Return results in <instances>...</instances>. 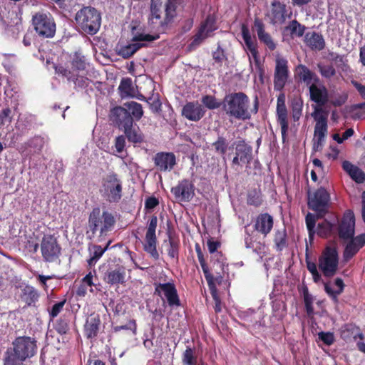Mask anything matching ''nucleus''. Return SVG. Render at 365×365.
I'll return each mask as SVG.
<instances>
[{"label": "nucleus", "instance_id": "obj_1", "mask_svg": "<svg viewBox=\"0 0 365 365\" xmlns=\"http://www.w3.org/2000/svg\"><path fill=\"white\" fill-rule=\"evenodd\" d=\"M308 88L310 101L317 104L311 113V116L316 123L313 138V150L319 151L322 149L328 133L329 113L322 108V106L329 102V91L319 78V81L313 82Z\"/></svg>", "mask_w": 365, "mask_h": 365}, {"label": "nucleus", "instance_id": "obj_2", "mask_svg": "<svg viewBox=\"0 0 365 365\" xmlns=\"http://www.w3.org/2000/svg\"><path fill=\"white\" fill-rule=\"evenodd\" d=\"M177 6L172 1H168L165 7V17L161 16V11L155 5H151L150 15L148 19V25L151 30L155 32V34H141L134 37L135 41H153L159 38L160 34L165 33L169 25L173 21L176 16Z\"/></svg>", "mask_w": 365, "mask_h": 365}, {"label": "nucleus", "instance_id": "obj_3", "mask_svg": "<svg viewBox=\"0 0 365 365\" xmlns=\"http://www.w3.org/2000/svg\"><path fill=\"white\" fill-rule=\"evenodd\" d=\"M250 98L244 93H231L224 97L222 101V108L230 118L247 120L251 118L252 113L256 114L258 111L257 98H256L252 109H250Z\"/></svg>", "mask_w": 365, "mask_h": 365}, {"label": "nucleus", "instance_id": "obj_4", "mask_svg": "<svg viewBox=\"0 0 365 365\" xmlns=\"http://www.w3.org/2000/svg\"><path fill=\"white\" fill-rule=\"evenodd\" d=\"M36 341L34 338L17 337L13 342V347L6 352L4 365H21L36 354Z\"/></svg>", "mask_w": 365, "mask_h": 365}, {"label": "nucleus", "instance_id": "obj_5", "mask_svg": "<svg viewBox=\"0 0 365 365\" xmlns=\"http://www.w3.org/2000/svg\"><path fill=\"white\" fill-rule=\"evenodd\" d=\"M76 26L82 32L94 35L98 33L101 24L100 12L92 6H84L75 15Z\"/></svg>", "mask_w": 365, "mask_h": 365}, {"label": "nucleus", "instance_id": "obj_6", "mask_svg": "<svg viewBox=\"0 0 365 365\" xmlns=\"http://www.w3.org/2000/svg\"><path fill=\"white\" fill-rule=\"evenodd\" d=\"M88 222L90 230L92 232V236L90 238L94 237L96 232H99V237L103 239L113 228L115 219L111 213L103 211L101 217L96 215L94 212L91 213Z\"/></svg>", "mask_w": 365, "mask_h": 365}, {"label": "nucleus", "instance_id": "obj_7", "mask_svg": "<svg viewBox=\"0 0 365 365\" xmlns=\"http://www.w3.org/2000/svg\"><path fill=\"white\" fill-rule=\"evenodd\" d=\"M32 23L36 33L44 38H53L56 31V25L50 13L38 12L32 17Z\"/></svg>", "mask_w": 365, "mask_h": 365}, {"label": "nucleus", "instance_id": "obj_8", "mask_svg": "<svg viewBox=\"0 0 365 365\" xmlns=\"http://www.w3.org/2000/svg\"><path fill=\"white\" fill-rule=\"evenodd\" d=\"M101 191L108 201L117 202L122 197V182L116 174L110 173L103 178Z\"/></svg>", "mask_w": 365, "mask_h": 365}, {"label": "nucleus", "instance_id": "obj_9", "mask_svg": "<svg viewBox=\"0 0 365 365\" xmlns=\"http://www.w3.org/2000/svg\"><path fill=\"white\" fill-rule=\"evenodd\" d=\"M339 257L334 247H327L319 259V267L326 277H333L337 271Z\"/></svg>", "mask_w": 365, "mask_h": 365}, {"label": "nucleus", "instance_id": "obj_10", "mask_svg": "<svg viewBox=\"0 0 365 365\" xmlns=\"http://www.w3.org/2000/svg\"><path fill=\"white\" fill-rule=\"evenodd\" d=\"M157 225L158 217L153 215L148 222L145 242L143 244L144 250L155 260H158L160 257L157 250V237L155 234Z\"/></svg>", "mask_w": 365, "mask_h": 365}, {"label": "nucleus", "instance_id": "obj_11", "mask_svg": "<svg viewBox=\"0 0 365 365\" xmlns=\"http://www.w3.org/2000/svg\"><path fill=\"white\" fill-rule=\"evenodd\" d=\"M41 251L42 257L46 262H53L61 255V247L55 236L45 235L41 240Z\"/></svg>", "mask_w": 365, "mask_h": 365}, {"label": "nucleus", "instance_id": "obj_12", "mask_svg": "<svg viewBox=\"0 0 365 365\" xmlns=\"http://www.w3.org/2000/svg\"><path fill=\"white\" fill-rule=\"evenodd\" d=\"M330 201V195L329 192L324 187H321L313 193L308 195V206L309 207L319 213H325L329 207Z\"/></svg>", "mask_w": 365, "mask_h": 365}, {"label": "nucleus", "instance_id": "obj_13", "mask_svg": "<svg viewBox=\"0 0 365 365\" xmlns=\"http://www.w3.org/2000/svg\"><path fill=\"white\" fill-rule=\"evenodd\" d=\"M155 293L170 307L180 306V300L175 284L173 282L155 284Z\"/></svg>", "mask_w": 365, "mask_h": 365}, {"label": "nucleus", "instance_id": "obj_14", "mask_svg": "<svg viewBox=\"0 0 365 365\" xmlns=\"http://www.w3.org/2000/svg\"><path fill=\"white\" fill-rule=\"evenodd\" d=\"M171 193L178 202H190L195 195V185L188 179H183L171 188Z\"/></svg>", "mask_w": 365, "mask_h": 365}, {"label": "nucleus", "instance_id": "obj_15", "mask_svg": "<svg viewBox=\"0 0 365 365\" xmlns=\"http://www.w3.org/2000/svg\"><path fill=\"white\" fill-rule=\"evenodd\" d=\"M274 73V88L281 91L284 87L289 78L288 61L286 58L277 56Z\"/></svg>", "mask_w": 365, "mask_h": 365}, {"label": "nucleus", "instance_id": "obj_16", "mask_svg": "<svg viewBox=\"0 0 365 365\" xmlns=\"http://www.w3.org/2000/svg\"><path fill=\"white\" fill-rule=\"evenodd\" d=\"M338 233L340 239L348 240L354 237L355 233V216L354 212L346 210L338 227Z\"/></svg>", "mask_w": 365, "mask_h": 365}, {"label": "nucleus", "instance_id": "obj_17", "mask_svg": "<svg viewBox=\"0 0 365 365\" xmlns=\"http://www.w3.org/2000/svg\"><path fill=\"white\" fill-rule=\"evenodd\" d=\"M252 159V148L245 140H240L236 144L235 155L232 159V165L250 164Z\"/></svg>", "mask_w": 365, "mask_h": 365}, {"label": "nucleus", "instance_id": "obj_18", "mask_svg": "<svg viewBox=\"0 0 365 365\" xmlns=\"http://www.w3.org/2000/svg\"><path fill=\"white\" fill-rule=\"evenodd\" d=\"M110 118L122 130L130 127L133 124V117L125 107L118 106L113 108Z\"/></svg>", "mask_w": 365, "mask_h": 365}, {"label": "nucleus", "instance_id": "obj_19", "mask_svg": "<svg viewBox=\"0 0 365 365\" xmlns=\"http://www.w3.org/2000/svg\"><path fill=\"white\" fill-rule=\"evenodd\" d=\"M125 268L122 265L110 267L105 272L103 280L110 286L123 284L125 282Z\"/></svg>", "mask_w": 365, "mask_h": 365}, {"label": "nucleus", "instance_id": "obj_20", "mask_svg": "<svg viewBox=\"0 0 365 365\" xmlns=\"http://www.w3.org/2000/svg\"><path fill=\"white\" fill-rule=\"evenodd\" d=\"M216 29L215 20L212 16H208L202 23L198 32L195 35L191 43L192 46H199L204 39Z\"/></svg>", "mask_w": 365, "mask_h": 365}, {"label": "nucleus", "instance_id": "obj_21", "mask_svg": "<svg viewBox=\"0 0 365 365\" xmlns=\"http://www.w3.org/2000/svg\"><path fill=\"white\" fill-rule=\"evenodd\" d=\"M205 110L197 101L187 102L182 107L181 114L191 121H199L205 115Z\"/></svg>", "mask_w": 365, "mask_h": 365}, {"label": "nucleus", "instance_id": "obj_22", "mask_svg": "<svg viewBox=\"0 0 365 365\" xmlns=\"http://www.w3.org/2000/svg\"><path fill=\"white\" fill-rule=\"evenodd\" d=\"M277 120L281 128L282 140L285 141L289 128V123L287 120V109L285 105L284 96H279L277 98Z\"/></svg>", "mask_w": 365, "mask_h": 365}, {"label": "nucleus", "instance_id": "obj_23", "mask_svg": "<svg viewBox=\"0 0 365 365\" xmlns=\"http://www.w3.org/2000/svg\"><path fill=\"white\" fill-rule=\"evenodd\" d=\"M242 36L249 54V61L252 67V58H253L257 67L259 66V58L256 43L253 41L248 28L243 25L242 26Z\"/></svg>", "mask_w": 365, "mask_h": 365}, {"label": "nucleus", "instance_id": "obj_24", "mask_svg": "<svg viewBox=\"0 0 365 365\" xmlns=\"http://www.w3.org/2000/svg\"><path fill=\"white\" fill-rule=\"evenodd\" d=\"M271 11L269 14L270 23L273 25L284 24L286 21V5L278 0H274L271 4Z\"/></svg>", "mask_w": 365, "mask_h": 365}, {"label": "nucleus", "instance_id": "obj_25", "mask_svg": "<svg viewBox=\"0 0 365 365\" xmlns=\"http://www.w3.org/2000/svg\"><path fill=\"white\" fill-rule=\"evenodd\" d=\"M346 244L343 257L345 261L351 259L365 245V233L361 234L349 240Z\"/></svg>", "mask_w": 365, "mask_h": 365}, {"label": "nucleus", "instance_id": "obj_26", "mask_svg": "<svg viewBox=\"0 0 365 365\" xmlns=\"http://www.w3.org/2000/svg\"><path fill=\"white\" fill-rule=\"evenodd\" d=\"M154 163L160 171H170L175 166L176 158L173 153L160 152L155 155Z\"/></svg>", "mask_w": 365, "mask_h": 365}, {"label": "nucleus", "instance_id": "obj_27", "mask_svg": "<svg viewBox=\"0 0 365 365\" xmlns=\"http://www.w3.org/2000/svg\"><path fill=\"white\" fill-rule=\"evenodd\" d=\"M56 72L58 74H61L66 77L68 81L74 83L75 86L77 88H84L89 86L91 81L84 76H79L71 71V70L67 69L63 66L56 67Z\"/></svg>", "mask_w": 365, "mask_h": 365}, {"label": "nucleus", "instance_id": "obj_28", "mask_svg": "<svg viewBox=\"0 0 365 365\" xmlns=\"http://www.w3.org/2000/svg\"><path fill=\"white\" fill-rule=\"evenodd\" d=\"M254 26L259 41L270 51L276 49L277 43L274 42L271 35L265 31L263 22L259 19H255Z\"/></svg>", "mask_w": 365, "mask_h": 365}, {"label": "nucleus", "instance_id": "obj_29", "mask_svg": "<svg viewBox=\"0 0 365 365\" xmlns=\"http://www.w3.org/2000/svg\"><path fill=\"white\" fill-rule=\"evenodd\" d=\"M294 77L299 82L309 86L313 82L319 81V77L307 66L299 64L295 67Z\"/></svg>", "mask_w": 365, "mask_h": 365}, {"label": "nucleus", "instance_id": "obj_30", "mask_svg": "<svg viewBox=\"0 0 365 365\" xmlns=\"http://www.w3.org/2000/svg\"><path fill=\"white\" fill-rule=\"evenodd\" d=\"M101 325V319L98 314H90L84 324V334L88 339H94L97 336Z\"/></svg>", "mask_w": 365, "mask_h": 365}, {"label": "nucleus", "instance_id": "obj_31", "mask_svg": "<svg viewBox=\"0 0 365 365\" xmlns=\"http://www.w3.org/2000/svg\"><path fill=\"white\" fill-rule=\"evenodd\" d=\"M341 167L351 179L356 183L362 184L365 182V173L358 166L348 160H344L342 162Z\"/></svg>", "mask_w": 365, "mask_h": 365}, {"label": "nucleus", "instance_id": "obj_32", "mask_svg": "<svg viewBox=\"0 0 365 365\" xmlns=\"http://www.w3.org/2000/svg\"><path fill=\"white\" fill-rule=\"evenodd\" d=\"M273 217L268 213H262L257 216L255 224V229L266 236L273 227Z\"/></svg>", "mask_w": 365, "mask_h": 365}, {"label": "nucleus", "instance_id": "obj_33", "mask_svg": "<svg viewBox=\"0 0 365 365\" xmlns=\"http://www.w3.org/2000/svg\"><path fill=\"white\" fill-rule=\"evenodd\" d=\"M36 117L31 114H21L16 123V128L20 135H24L34 126Z\"/></svg>", "mask_w": 365, "mask_h": 365}, {"label": "nucleus", "instance_id": "obj_34", "mask_svg": "<svg viewBox=\"0 0 365 365\" xmlns=\"http://www.w3.org/2000/svg\"><path fill=\"white\" fill-rule=\"evenodd\" d=\"M344 289V284L341 278H336L334 282L324 284L326 293L335 302H338V296L341 294Z\"/></svg>", "mask_w": 365, "mask_h": 365}, {"label": "nucleus", "instance_id": "obj_35", "mask_svg": "<svg viewBox=\"0 0 365 365\" xmlns=\"http://www.w3.org/2000/svg\"><path fill=\"white\" fill-rule=\"evenodd\" d=\"M304 41L312 50H322L324 47V41L321 34L316 32H308L305 34Z\"/></svg>", "mask_w": 365, "mask_h": 365}, {"label": "nucleus", "instance_id": "obj_36", "mask_svg": "<svg viewBox=\"0 0 365 365\" xmlns=\"http://www.w3.org/2000/svg\"><path fill=\"white\" fill-rule=\"evenodd\" d=\"M123 130L129 142L136 144L144 141V135L138 127L133 128L132 125Z\"/></svg>", "mask_w": 365, "mask_h": 365}, {"label": "nucleus", "instance_id": "obj_37", "mask_svg": "<svg viewBox=\"0 0 365 365\" xmlns=\"http://www.w3.org/2000/svg\"><path fill=\"white\" fill-rule=\"evenodd\" d=\"M118 91L121 98L134 97L135 90L133 82L130 78H124L121 80L118 86Z\"/></svg>", "mask_w": 365, "mask_h": 365}, {"label": "nucleus", "instance_id": "obj_38", "mask_svg": "<svg viewBox=\"0 0 365 365\" xmlns=\"http://www.w3.org/2000/svg\"><path fill=\"white\" fill-rule=\"evenodd\" d=\"M336 229V223L324 220L317 225V235L322 237H328L333 235Z\"/></svg>", "mask_w": 365, "mask_h": 365}, {"label": "nucleus", "instance_id": "obj_39", "mask_svg": "<svg viewBox=\"0 0 365 365\" xmlns=\"http://www.w3.org/2000/svg\"><path fill=\"white\" fill-rule=\"evenodd\" d=\"M287 314L286 304L282 301H274L272 303V318L277 322L282 321Z\"/></svg>", "mask_w": 365, "mask_h": 365}, {"label": "nucleus", "instance_id": "obj_40", "mask_svg": "<svg viewBox=\"0 0 365 365\" xmlns=\"http://www.w3.org/2000/svg\"><path fill=\"white\" fill-rule=\"evenodd\" d=\"M108 245L105 247L100 245H93L89 248L90 257L87 260L89 266L94 265L97 261L102 257L104 252L107 250Z\"/></svg>", "mask_w": 365, "mask_h": 365}, {"label": "nucleus", "instance_id": "obj_41", "mask_svg": "<svg viewBox=\"0 0 365 365\" xmlns=\"http://www.w3.org/2000/svg\"><path fill=\"white\" fill-rule=\"evenodd\" d=\"M136 34L137 35H139ZM135 35L133 36L135 37ZM133 40L135 41L134 38H133ZM140 41H136L135 43H133L131 44L127 45L125 46L122 47L119 51V54L125 58H128L130 57L132 55H133L140 48L145 46V44L143 43H140Z\"/></svg>", "mask_w": 365, "mask_h": 365}, {"label": "nucleus", "instance_id": "obj_42", "mask_svg": "<svg viewBox=\"0 0 365 365\" xmlns=\"http://www.w3.org/2000/svg\"><path fill=\"white\" fill-rule=\"evenodd\" d=\"M124 107L130 112L133 119L139 120L142 118L143 110L140 103L135 101L128 102L124 104Z\"/></svg>", "mask_w": 365, "mask_h": 365}, {"label": "nucleus", "instance_id": "obj_43", "mask_svg": "<svg viewBox=\"0 0 365 365\" xmlns=\"http://www.w3.org/2000/svg\"><path fill=\"white\" fill-rule=\"evenodd\" d=\"M182 363L183 365H197V357L194 348L187 346L182 355Z\"/></svg>", "mask_w": 365, "mask_h": 365}, {"label": "nucleus", "instance_id": "obj_44", "mask_svg": "<svg viewBox=\"0 0 365 365\" xmlns=\"http://www.w3.org/2000/svg\"><path fill=\"white\" fill-rule=\"evenodd\" d=\"M38 292L32 287H26L23 290L22 298L28 306H31L38 299Z\"/></svg>", "mask_w": 365, "mask_h": 365}, {"label": "nucleus", "instance_id": "obj_45", "mask_svg": "<svg viewBox=\"0 0 365 365\" xmlns=\"http://www.w3.org/2000/svg\"><path fill=\"white\" fill-rule=\"evenodd\" d=\"M209 289L210 291V294L215 301V311L217 313L222 312V303L220 299V297L217 293V289L216 286L214 284V279H211L207 281Z\"/></svg>", "mask_w": 365, "mask_h": 365}, {"label": "nucleus", "instance_id": "obj_46", "mask_svg": "<svg viewBox=\"0 0 365 365\" xmlns=\"http://www.w3.org/2000/svg\"><path fill=\"white\" fill-rule=\"evenodd\" d=\"M169 247L167 250L168 256L178 261L179 256V240L169 235L168 236Z\"/></svg>", "mask_w": 365, "mask_h": 365}, {"label": "nucleus", "instance_id": "obj_47", "mask_svg": "<svg viewBox=\"0 0 365 365\" xmlns=\"http://www.w3.org/2000/svg\"><path fill=\"white\" fill-rule=\"evenodd\" d=\"M286 29L290 32L292 37H302L304 34L306 27L299 24L297 20H292Z\"/></svg>", "mask_w": 365, "mask_h": 365}, {"label": "nucleus", "instance_id": "obj_48", "mask_svg": "<svg viewBox=\"0 0 365 365\" xmlns=\"http://www.w3.org/2000/svg\"><path fill=\"white\" fill-rule=\"evenodd\" d=\"M46 141L47 139L46 138L36 135L29 139L26 143V145L32 148L34 152L38 153L42 150Z\"/></svg>", "mask_w": 365, "mask_h": 365}, {"label": "nucleus", "instance_id": "obj_49", "mask_svg": "<svg viewBox=\"0 0 365 365\" xmlns=\"http://www.w3.org/2000/svg\"><path fill=\"white\" fill-rule=\"evenodd\" d=\"M72 71L76 73V71H83L86 67V58L81 53L76 52L72 58Z\"/></svg>", "mask_w": 365, "mask_h": 365}, {"label": "nucleus", "instance_id": "obj_50", "mask_svg": "<svg viewBox=\"0 0 365 365\" xmlns=\"http://www.w3.org/2000/svg\"><path fill=\"white\" fill-rule=\"evenodd\" d=\"M303 299L305 309L307 314L309 317H312L314 314L313 303L314 298V297L309 292L307 287L304 288L303 289Z\"/></svg>", "mask_w": 365, "mask_h": 365}, {"label": "nucleus", "instance_id": "obj_51", "mask_svg": "<svg viewBox=\"0 0 365 365\" xmlns=\"http://www.w3.org/2000/svg\"><path fill=\"white\" fill-rule=\"evenodd\" d=\"M292 117L294 121H297L302 116L303 101L300 98H294L291 102Z\"/></svg>", "mask_w": 365, "mask_h": 365}, {"label": "nucleus", "instance_id": "obj_52", "mask_svg": "<svg viewBox=\"0 0 365 365\" xmlns=\"http://www.w3.org/2000/svg\"><path fill=\"white\" fill-rule=\"evenodd\" d=\"M274 244L276 249L282 251L287 247V233L285 230H278L274 235Z\"/></svg>", "mask_w": 365, "mask_h": 365}, {"label": "nucleus", "instance_id": "obj_53", "mask_svg": "<svg viewBox=\"0 0 365 365\" xmlns=\"http://www.w3.org/2000/svg\"><path fill=\"white\" fill-rule=\"evenodd\" d=\"M247 202L250 205L255 207L259 206L262 202L261 192L256 189L250 190L247 195Z\"/></svg>", "mask_w": 365, "mask_h": 365}, {"label": "nucleus", "instance_id": "obj_54", "mask_svg": "<svg viewBox=\"0 0 365 365\" xmlns=\"http://www.w3.org/2000/svg\"><path fill=\"white\" fill-rule=\"evenodd\" d=\"M196 252L197 253L198 260H199V262L202 267V272L204 273L206 280L207 281L209 279H213V275L210 272L208 266L207 265V264L205 262L203 255H202V253L200 250V247L198 245H196Z\"/></svg>", "mask_w": 365, "mask_h": 365}, {"label": "nucleus", "instance_id": "obj_55", "mask_svg": "<svg viewBox=\"0 0 365 365\" xmlns=\"http://www.w3.org/2000/svg\"><path fill=\"white\" fill-rule=\"evenodd\" d=\"M331 57L337 68L344 72L350 71V68L347 64V59L345 56L332 53Z\"/></svg>", "mask_w": 365, "mask_h": 365}, {"label": "nucleus", "instance_id": "obj_56", "mask_svg": "<svg viewBox=\"0 0 365 365\" xmlns=\"http://www.w3.org/2000/svg\"><path fill=\"white\" fill-rule=\"evenodd\" d=\"M227 140L222 136H219L217 140L212 143L215 151L222 155H224L227 152Z\"/></svg>", "mask_w": 365, "mask_h": 365}, {"label": "nucleus", "instance_id": "obj_57", "mask_svg": "<svg viewBox=\"0 0 365 365\" xmlns=\"http://www.w3.org/2000/svg\"><path fill=\"white\" fill-rule=\"evenodd\" d=\"M202 103L209 109L214 110L222 106V102L217 101L215 97L206 95L202 98Z\"/></svg>", "mask_w": 365, "mask_h": 365}, {"label": "nucleus", "instance_id": "obj_58", "mask_svg": "<svg viewBox=\"0 0 365 365\" xmlns=\"http://www.w3.org/2000/svg\"><path fill=\"white\" fill-rule=\"evenodd\" d=\"M317 67L321 76L325 78H330L336 74L334 68L331 65L319 63Z\"/></svg>", "mask_w": 365, "mask_h": 365}, {"label": "nucleus", "instance_id": "obj_59", "mask_svg": "<svg viewBox=\"0 0 365 365\" xmlns=\"http://www.w3.org/2000/svg\"><path fill=\"white\" fill-rule=\"evenodd\" d=\"M306 225L309 232V237L312 240L314 237L315 230L316 220L314 215L308 213L305 217Z\"/></svg>", "mask_w": 365, "mask_h": 365}, {"label": "nucleus", "instance_id": "obj_60", "mask_svg": "<svg viewBox=\"0 0 365 365\" xmlns=\"http://www.w3.org/2000/svg\"><path fill=\"white\" fill-rule=\"evenodd\" d=\"M11 110L8 107H3L0 110V124H9L11 122Z\"/></svg>", "mask_w": 365, "mask_h": 365}, {"label": "nucleus", "instance_id": "obj_61", "mask_svg": "<svg viewBox=\"0 0 365 365\" xmlns=\"http://www.w3.org/2000/svg\"><path fill=\"white\" fill-rule=\"evenodd\" d=\"M65 303L66 300H63L52 306L51 309L48 311L51 318L53 319L58 315V314L63 310Z\"/></svg>", "mask_w": 365, "mask_h": 365}, {"label": "nucleus", "instance_id": "obj_62", "mask_svg": "<svg viewBox=\"0 0 365 365\" xmlns=\"http://www.w3.org/2000/svg\"><path fill=\"white\" fill-rule=\"evenodd\" d=\"M319 339L326 345H331L334 341V334L331 332L321 331L318 334Z\"/></svg>", "mask_w": 365, "mask_h": 365}, {"label": "nucleus", "instance_id": "obj_63", "mask_svg": "<svg viewBox=\"0 0 365 365\" xmlns=\"http://www.w3.org/2000/svg\"><path fill=\"white\" fill-rule=\"evenodd\" d=\"M125 146V138L123 135L118 136L115 140V148L117 153H120L123 151Z\"/></svg>", "mask_w": 365, "mask_h": 365}, {"label": "nucleus", "instance_id": "obj_64", "mask_svg": "<svg viewBox=\"0 0 365 365\" xmlns=\"http://www.w3.org/2000/svg\"><path fill=\"white\" fill-rule=\"evenodd\" d=\"M55 329L60 334H65L68 331V324L65 320L60 319L56 323Z\"/></svg>", "mask_w": 365, "mask_h": 365}]
</instances>
